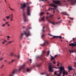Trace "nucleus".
<instances>
[{
    "instance_id": "nucleus-1",
    "label": "nucleus",
    "mask_w": 76,
    "mask_h": 76,
    "mask_svg": "<svg viewBox=\"0 0 76 76\" xmlns=\"http://www.w3.org/2000/svg\"><path fill=\"white\" fill-rule=\"evenodd\" d=\"M48 66H49V72H53V70L52 69L53 67L55 69H59L60 71H62L64 70V67L62 66H61L60 67H56L54 66H53V65L50 63L48 64Z\"/></svg>"
},
{
    "instance_id": "nucleus-2",
    "label": "nucleus",
    "mask_w": 76,
    "mask_h": 76,
    "mask_svg": "<svg viewBox=\"0 0 76 76\" xmlns=\"http://www.w3.org/2000/svg\"><path fill=\"white\" fill-rule=\"evenodd\" d=\"M26 32L20 34V40H22V38H23V35H25V36H26V37H29L31 35V33L27 29H26Z\"/></svg>"
},
{
    "instance_id": "nucleus-3",
    "label": "nucleus",
    "mask_w": 76,
    "mask_h": 76,
    "mask_svg": "<svg viewBox=\"0 0 76 76\" xmlns=\"http://www.w3.org/2000/svg\"><path fill=\"white\" fill-rule=\"evenodd\" d=\"M25 67V65H23L20 66V68H19V69L18 70L16 69H15L14 70H13V71L12 72L11 74L10 75H9V76H13V75H14V74L15 73H16L18 71L20 72L21 69H24V67Z\"/></svg>"
},
{
    "instance_id": "nucleus-4",
    "label": "nucleus",
    "mask_w": 76,
    "mask_h": 76,
    "mask_svg": "<svg viewBox=\"0 0 76 76\" xmlns=\"http://www.w3.org/2000/svg\"><path fill=\"white\" fill-rule=\"evenodd\" d=\"M68 2H69L70 6H74L76 4V0H67Z\"/></svg>"
},
{
    "instance_id": "nucleus-5",
    "label": "nucleus",
    "mask_w": 76,
    "mask_h": 76,
    "mask_svg": "<svg viewBox=\"0 0 76 76\" xmlns=\"http://www.w3.org/2000/svg\"><path fill=\"white\" fill-rule=\"evenodd\" d=\"M53 17V15H50V16L47 17V21L48 22V23H51V24H53V25H54L55 24V23H54V22H51L50 21V18H51V17Z\"/></svg>"
},
{
    "instance_id": "nucleus-6",
    "label": "nucleus",
    "mask_w": 76,
    "mask_h": 76,
    "mask_svg": "<svg viewBox=\"0 0 76 76\" xmlns=\"http://www.w3.org/2000/svg\"><path fill=\"white\" fill-rule=\"evenodd\" d=\"M31 7H28L27 8H26V15L27 16H30L31 15V11H30Z\"/></svg>"
},
{
    "instance_id": "nucleus-7",
    "label": "nucleus",
    "mask_w": 76,
    "mask_h": 76,
    "mask_svg": "<svg viewBox=\"0 0 76 76\" xmlns=\"http://www.w3.org/2000/svg\"><path fill=\"white\" fill-rule=\"evenodd\" d=\"M21 5V7H20V9H22V10L24 11L25 10V7H26V4H25L23 3L20 4Z\"/></svg>"
},
{
    "instance_id": "nucleus-8",
    "label": "nucleus",
    "mask_w": 76,
    "mask_h": 76,
    "mask_svg": "<svg viewBox=\"0 0 76 76\" xmlns=\"http://www.w3.org/2000/svg\"><path fill=\"white\" fill-rule=\"evenodd\" d=\"M23 20L24 21V22H26L28 21V19H27V18L26 16V13H23Z\"/></svg>"
},
{
    "instance_id": "nucleus-9",
    "label": "nucleus",
    "mask_w": 76,
    "mask_h": 76,
    "mask_svg": "<svg viewBox=\"0 0 76 76\" xmlns=\"http://www.w3.org/2000/svg\"><path fill=\"white\" fill-rule=\"evenodd\" d=\"M65 70H64V71H61L59 72V74H61V73L63 74V76H64L65 75H67V71H66V72H65Z\"/></svg>"
},
{
    "instance_id": "nucleus-10",
    "label": "nucleus",
    "mask_w": 76,
    "mask_h": 76,
    "mask_svg": "<svg viewBox=\"0 0 76 76\" xmlns=\"http://www.w3.org/2000/svg\"><path fill=\"white\" fill-rule=\"evenodd\" d=\"M53 3H55V4H56L58 5H61L62 3H61L60 1H53Z\"/></svg>"
},
{
    "instance_id": "nucleus-11",
    "label": "nucleus",
    "mask_w": 76,
    "mask_h": 76,
    "mask_svg": "<svg viewBox=\"0 0 76 76\" xmlns=\"http://www.w3.org/2000/svg\"><path fill=\"white\" fill-rule=\"evenodd\" d=\"M76 45V42H73V43H71L69 44V46H70L75 47Z\"/></svg>"
},
{
    "instance_id": "nucleus-12",
    "label": "nucleus",
    "mask_w": 76,
    "mask_h": 76,
    "mask_svg": "<svg viewBox=\"0 0 76 76\" xmlns=\"http://www.w3.org/2000/svg\"><path fill=\"white\" fill-rule=\"evenodd\" d=\"M50 6L51 7H54L55 8H57V6L56 5H55L54 4L52 3L50 4Z\"/></svg>"
},
{
    "instance_id": "nucleus-13",
    "label": "nucleus",
    "mask_w": 76,
    "mask_h": 76,
    "mask_svg": "<svg viewBox=\"0 0 76 76\" xmlns=\"http://www.w3.org/2000/svg\"><path fill=\"white\" fill-rule=\"evenodd\" d=\"M61 14H62L63 15H64L66 16L67 15V14H66V12H61Z\"/></svg>"
},
{
    "instance_id": "nucleus-14",
    "label": "nucleus",
    "mask_w": 76,
    "mask_h": 76,
    "mask_svg": "<svg viewBox=\"0 0 76 76\" xmlns=\"http://www.w3.org/2000/svg\"><path fill=\"white\" fill-rule=\"evenodd\" d=\"M56 37L59 38L60 39H61V38H62V37H61V36H53V38H56Z\"/></svg>"
},
{
    "instance_id": "nucleus-15",
    "label": "nucleus",
    "mask_w": 76,
    "mask_h": 76,
    "mask_svg": "<svg viewBox=\"0 0 76 76\" xmlns=\"http://www.w3.org/2000/svg\"><path fill=\"white\" fill-rule=\"evenodd\" d=\"M45 28V27H44V26H43V28H42V30H41V31H42V32L44 33V32H45V30H44V28Z\"/></svg>"
},
{
    "instance_id": "nucleus-16",
    "label": "nucleus",
    "mask_w": 76,
    "mask_h": 76,
    "mask_svg": "<svg viewBox=\"0 0 76 76\" xmlns=\"http://www.w3.org/2000/svg\"><path fill=\"white\" fill-rule=\"evenodd\" d=\"M15 61V60H13L12 61H9L8 62V64H11L12 62Z\"/></svg>"
},
{
    "instance_id": "nucleus-17",
    "label": "nucleus",
    "mask_w": 76,
    "mask_h": 76,
    "mask_svg": "<svg viewBox=\"0 0 76 76\" xmlns=\"http://www.w3.org/2000/svg\"><path fill=\"white\" fill-rule=\"evenodd\" d=\"M35 66L37 67H39L40 66H41V64H35Z\"/></svg>"
},
{
    "instance_id": "nucleus-18",
    "label": "nucleus",
    "mask_w": 76,
    "mask_h": 76,
    "mask_svg": "<svg viewBox=\"0 0 76 76\" xmlns=\"http://www.w3.org/2000/svg\"><path fill=\"white\" fill-rule=\"evenodd\" d=\"M16 56L15 55H14L13 53H10V56Z\"/></svg>"
},
{
    "instance_id": "nucleus-19",
    "label": "nucleus",
    "mask_w": 76,
    "mask_h": 76,
    "mask_svg": "<svg viewBox=\"0 0 76 76\" xmlns=\"http://www.w3.org/2000/svg\"><path fill=\"white\" fill-rule=\"evenodd\" d=\"M44 12H41V13H40V15H39L40 16L43 15H44Z\"/></svg>"
},
{
    "instance_id": "nucleus-20",
    "label": "nucleus",
    "mask_w": 76,
    "mask_h": 76,
    "mask_svg": "<svg viewBox=\"0 0 76 76\" xmlns=\"http://www.w3.org/2000/svg\"><path fill=\"white\" fill-rule=\"evenodd\" d=\"M57 75L58 76H61L60 75H59V74H56V72H55V75Z\"/></svg>"
},
{
    "instance_id": "nucleus-21",
    "label": "nucleus",
    "mask_w": 76,
    "mask_h": 76,
    "mask_svg": "<svg viewBox=\"0 0 76 76\" xmlns=\"http://www.w3.org/2000/svg\"><path fill=\"white\" fill-rule=\"evenodd\" d=\"M41 46H45V42H44L43 44L41 45Z\"/></svg>"
},
{
    "instance_id": "nucleus-22",
    "label": "nucleus",
    "mask_w": 76,
    "mask_h": 76,
    "mask_svg": "<svg viewBox=\"0 0 76 76\" xmlns=\"http://www.w3.org/2000/svg\"><path fill=\"white\" fill-rule=\"evenodd\" d=\"M50 9L55 10V9H56V8H49V9H48V11H50Z\"/></svg>"
},
{
    "instance_id": "nucleus-23",
    "label": "nucleus",
    "mask_w": 76,
    "mask_h": 76,
    "mask_svg": "<svg viewBox=\"0 0 76 76\" xmlns=\"http://www.w3.org/2000/svg\"><path fill=\"white\" fill-rule=\"evenodd\" d=\"M32 4V2H30L29 3H26V4L27 5L29 6V4Z\"/></svg>"
},
{
    "instance_id": "nucleus-24",
    "label": "nucleus",
    "mask_w": 76,
    "mask_h": 76,
    "mask_svg": "<svg viewBox=\"0 0 76 76\" xmlns=\"http://www.w3.org/2000/svg\"><path fill=\"white\" fill-rule=\"evenodd\" d=\"M30 71V69H29L28 68L26 69V72H28Z\"/></svg>"
},
{
    "instance_id": "nucleus-25",
    "label": "nucleus",
    "mask_w": 76,
    "mask_h": 76,
    "mask_svg": "<svg viewBox=\"0 0 76 76\" xmlns=\"http://www.w3.org/2000/svg\"><path fill=\"white\" fill-rule=\"evenodd\" d=\"M69 51H70V52L71 53H75V51H70V50H69Z\"/></svg>"
},
{
    "instance_id": "nucleus-26",
    "label": "nucleus",
    "mask_w": 76,
    "mask_h": 76,
    "mask_svg": "<svg viewBox=\"0 0 76 76\" xmlns=\"http://www.w3.org/2000/svg\"><path fill=\"white\" fill-rule=\"evenodd\" d=\"M45 16H44L43 17H42V18H41V21H43L44 20V18Z\"/></svg>"
},
{
    "instance_id": "nucleus-27",
    "label": "nucleus",
    "mask_w": 76,
    "mask_h": 76,
    "mask_svg": "<svg viewBox=\"0 0 76 76\" xmlns=\"http://www.w3.org/2000/svg\"><path fill=\"white\" fill-rule=\"evenodd\" d=\"M49 54H50V51H48V55H47V56H48Z\"/></svg>"
},
{
    "instance_id": "nucleus-28",
    "label": "nucleus",
    "mask_w": 76,
    "mask_h": 76,
    "mask_svg": "<svg viewBox=\"0 0 76 76\" xmlns=\"http://www.w3.org/2000/svg\"><path fill=\"white\" fill-rule=\"evenodd\" d=\"M12 42H13V41H10L8 42V44H10L11 43H12Z\"/></svg>"
},
{
    "instance_id": "nucleus-29",
    "label": "nucleus",
    "mask_w": 76,
    "mask_h": 76,
    "mask_svg": "<svg viewBox=\"0 0 76 76\" xmlns=\"http://www.w3.org/2000/svg\"><path fill=\"white\" fill-rule=\"evenodd\" d=\"M17 57L18 58V59H19V58H20V55H18V56H17Z\"/></svg>"
},
{
    "instance_id": "nucleus-30",
    "label": "nucleus",
    "mask_w": 76,
    "mask_h": 76,
    "mask_svg": "<svg viewBox=\"0 0 76 76\" xmlns=\"http://www.w3.org/2000/svg\"><path fill=\"white\" fill-rule=\"evenodd\" d=\"M72 69V68H69V70L71 71Z\"/></svg>"
},
{
    "instance_id": "nucleus-31",
    "label": "nucleus",
    "mask_w": 76,
    "mask_h": 76,
    "mask_svg": "<svg viewBox=\"0 0 76 76\" xmlns=\"http://www.w3.org/2000/svg\"><path fill=\"white\" fill-rule=\"evenodd\" d=\"M71 50H72V51H75V49H72Z\"/></svg>"
},
{
    "instance_id": "nucleus-32",
    "label": "nucleus",
    "mask_w": 76,
    "mask_h": 76,
    "mask_svg": "<svg viewBox=\"0 0 76 76\" xmlns=\"http://www.w3.org/2000/svg\"><path fill=\"white\" fill-rule=\"evenodd\" d=\"M9 8H10V10H11L14 11V10L13 9H12V8H11L10 7H9Z\"/></svg>"
},
{
    "instance_id": "nucleus-33",
    "label": "nucleus",
    "mask_w": 76,
    "mask_h": 76,
    "mask_svg": "<svg viewBox=\"0 0 76 76\" xmlns=\"http://www.w3.org/2000/svg\"><path fill=\"white\" fill-rule=\"evenodd\" d=\"M54 58H53V56H51V60L54 59Z\"/></svg>"
},
{
    "instance_id": "nucleus-34",
    "label": "nucleus",
    "mask_w": 76,
    "mask_h": 76,
    "mask_svg": "<svg viewBox=\"0 0 76 76\" xmlns=\"http://www.w3.org/2000/svg\"><path fill=\"white\" fill-rule=\"evenodd\" d=\"M45 72H44V73L41 74V75H45Z\"/></svg>"
},
{
    "instance_id": "nucleus-35",
    "label": "nucleus",
    "mask_w": 76,
    "mask_h": 76,
    "mask_svg": "<svg viewBox=\"0 0 76 76\" xmlns=\"http://www.w3.org/2000/svg\"><path fill=\"white\" fill-rule=\"evenodd\" d=\"M56 61H53V64H56Z\"/></svg>"
},
{
    "instance_id": "nucleus-36",
    "label": "nucleus",
    "mask_w": 76,
    "mask_h": 76,
    "mask_svg": "<svg viewBox=\"0 0 76 76\" xmlns=\"http://www.w3.org/2000/svg\"><path fill=\"white\" fill-rule=\"evenodd\" d=\"M6 25V24H3V25H2V26L3 27H4V26H5V25Z\"/></svg>"
},
{
    "instance_id": "nucleus-37",
    "label": "nucleus",
    "mask_w": 76,
    "mask_h": 76,
    "mask_svg": "<svg viewBox=\"0 0 76 76\" xmlns=\"http://www.w3.org/2000/svg\"><path fill=\"white\" fill-rule=\"evenodd\" d=\"M57 56H58V54L54 56V57L55 58H56V57H57Z\"/></svg>"
},
{
    "instance_id": "nucleus-38",
    "label": "nucleus",
    "mask_w": 76,
    "mask_h": 76,
    "mask_svg": "<svg viewBox=\"0 0 76 76\" xmlns=\"http://www.w3.org/2000/svg\"><path fill=\"white\" fill-rule=\"evenodd\" d=\"M44 37V34L41 35V37Z\"/></svg>"
},
{
    "instance_id": "nucleus-39",
    "label": "nucleus",
    "mask_w": 76,
    "mask_h": 76,
    "mask_svg": "<svg viewBox=\"0 0 76 76\" xmlns=\"http://www.w3.org/2000/svg\"><path fill=\"white\" fill-rule=\"evenodd\" d=\"M8 23H9V22H6V23L4 24H7Z\"/></svg>"
},
{
    "instance_id": "nucleus-40",
    "label": "nucleus",
    "mask_w": 76,
    "mask_h": 76,
    "mask_svg": "<svg viewBox=\"0 0 76 76\" xmlns=\"http://www.w3.org/2000/svg\"><path fill=\"white\" fill-rule=\"evenodd\" d=\"M59 66V62H58V64H57V66Z\"/></svg>"
},
{
    "instance_id": "nucleus-41",
    "label": "nucleus",
    "mask_w": 76,
    "mask_h": 76,
    "mask_svg": "<svg viewBox=\"0 0 76 76\" xmlns=\"http://www.w3.org/2000/svg\"><path fill=\"white\" fill-rule=\"evenodd\" d=\"M44 53H45V51H43L42 52V54H43Z\"/></svg>"
},
{
    "instance_id": "nucleus-42",
    "label": "nucleus",
    "mask_w": 76,
    "mask_h": 76,
    "mask_svg": "<svg viewBox=\"0 0 76 76\" xmlns=\"http://www.w3.org/2000/svg\"><path fill=\"white\" fill-rule=\"evenodd\" d=\"M6 18H7V19H9V16H7Z\"/></svg>"
},
{
    "instance_id": "nucleus-43",
    "label": "nucleus",
    "mask_w": 76,
    "mask_h": 76,
    "mask_svg": "<svg viewBox=\"0 0 76 76\" xmlns=\"http://www.w3.org/2000/svg\"><path fill=\"white\" fill-rule=\"evenodd\" d=\"M61 22V21H58L57 22H56V23H60Z\"/></svg>"
},
{
    "instance_id": "nucleus-44",
    "label": "nucleus",
    "mask_w": 76,
    "mask_h": 76,
    "mask_svg": "<svg viewBox=\"0 0 76 76\" xmlns=\"http://www.w3.org/2000/svg\"><path fill=\"white\" fill-rule=\"evenodd\" d=\"M7 38H10V36H7Z\"/></svg>"
},
{
    "instance_id": "nucleus-45",
    "label": "nucleus",
    "mask_w": 76,
    "mask_h": 76,
    "mask_svg": "<svg viewBox=\"0 0 76 76\" xmlns=\"http://www.w3.org/2000/svg\"><path fill=\"white\" fill-rule=\"evenodd\" d=\"M3 60V58H1V59H0V61H1V60Z\"/></svg>"
},
{
    "instance_id": "nucleus-46",
    "label": "nucleus",
    "mask_w": 76,
    "mask_h": 76,
    "mask_svg": "<svg viewBox=\"0 0 76 76\" xmlns=\"http://www.w3.org/2000/svg\"><path fill=\"white\" fill-rule=\"evenodd\" d=\"M56 11L58 12H59V10H58L57 9H56Z\"/></svg>"
},
{
    "instance_id": "nucleus-47",
    "label": "nucleus",
    "mask_w": 76,
    "mask_h": 76,
    "mask_svg": "<svg viewBox=\"0 0 76 76\" xmlns=\"http://www.w3.org/2000/svg\"><path fill=\"white\" fill-rule=\"evenodd\" d=\"M29 61H30L31 62H32V59H29Z\"/></svg>"
},
{
    "instance_id": "nucleus-48",
    "label": "nucleus",
    "mask_w": 76,
    "mask_h": 76,
    "mask_svg": "<svg viewBox=\"0 0 76 76\" xmlns=\"http://www.w3.org/2000/svg\"><path fill=\"white\" fill-rule=\"evenodd\" d=\"M13 15H12V16H11V18H13Z\"/></svg>"
},
{
    "instance_id": "nucleus-49",
    "label": "nucleus",
    "mask_w": 76,
    "mask_h": 76,
    "mask_svg": "<svg viewBox=\"0 0 76 76\" xmlns=\"http://www.w3.org/2000/svg\"><path fill=\"white\" fill-rule=\"evenodd\" d=\"M28 29H31V27H28Z\"/></svg>"
},
{
    "instance_id": "nucleus-50",
    "label": "nucleus",
    "mask_w": 76,
    "mask_h": 76,
    "mask_svg": "<svg viewBox=\"0 0 76 76\" xmlns=\"http://www.w3.org/2000/svg\"><path fill=\"white\" fill-rule=\"evenodd\" d=\"M46 43H47V44H49V43H48V42L47 41L46 42Z\"/></svg>"
},
{
    "instance_id": "nucleus-51",
    "label": "nucleus",
    "mask_w": 76,
    "mask_h": 76,
    "mask_svg": "<svg viewBox=\"0 0 76 76\" xmlns=\"http://www.w3.org/2000/svg\"><path fill=\"white\" fill-rule=\"evenodd\" d=\"M70 20H73V19L71 18H70Z\"/></svg>"
},
{
    "instance_id": "nucleus-52",
    "label": "nucleus",
    "mask_w": 76,
    "mask_h": 76,
    "mask_svg": "<svg viewBox=\"0 0 76 76\" xmlns=\"http://www.w3.org/2000/svg\"><path fill=\"white\" fill-rule=\"evenodd\" d=\"M12 20H13L12 19H10V21H12Z\"/></svg>"
},
{
    "instance_id": "nucleus-53",
    "label": "nucleus",
    "mask_w": 76,
    "mask_h": 76,
    "mask_svg": "<svg viewBox=\"0 0 76 76\" xmlns=\"http://www.w3.org/2000/svg\"><path fill=\"white\" fill-rule=\"evenodd\" d=\"M4 42H6V40H5L4 39Z\"/></svg>"
},
{
    "instance_id": "nucleus-54",
    "label": "nucleus",
    "mask_w": 76,
    "mask_h": 76,
    "mask_svg": "<svg viewBox=\"0 0 76 76\" xmlns=\"http://www.w3.org/2000/svg\"><path fill=\"white\" fill-rule=\"evenodd\" d=\"M23 28H25V26H23Z\"/></svg>"
},
{
    "instance_id": "nucleus-55",
    "label": "nucleus",
    "mask_w": 76,
    "mask_h": 76,
    "mask_svg": "<svg viewBox=\"0 0 76 76\" xmlns=\"http://www.w3.org/2000/svg\"><path fill=\"white\" fill-rule=\"evenodd\" d=\"M4 1H5V2H6V3H7V1H6V0H4Z\"/></svg>"
},
{
    "instance_id": "nucleus-56",
    "label": "nucleus",
    "mask_w": 76,
    "mask_h": 76,
    "mask_svg": "<svg viewBox=\"0 0 76 76\" xmlns=\"http://www.w3.org/2000/svg\"><path fill=\"white\" fill-rule=\"evenodd\" d=\"M73 40H75V38H73Z\"/></svg>"
},
{
    "instance_id": "nucleus-57",
    "label": "nucleus",
    "mask_w": 76,
    "mask_h": 76,
    "mask_svg": "<svg viewBox=\"0 0 76 76\" xmlns=\"http://www.w3.org/2000/svg\"><path fill=\"white\" fill-rule=\"evenodd\" d=\"M4 21H6V20H5V19H4Z\"/></svg>"
},
{
    "instance_id": "nucleus-58",
    "label": "nucleus",
    "mask_w": 76,
    "mask_h": 76,
    "mask_svg": "<svg viewBox=\"0 0 76 76\" xmlns=\"http://www.w3.org/2000/svg\"><path fill=\"white\" fill-rule=\"evenodd\" d=\"M10 16H12V14H11V15H9V17H10Z\"/></svg>"
},
{
    "instance_id": "nucleus-59",
    "label": "nucleus",
    "mask_w": 76,
    "mask_h": 76,
    "mask_svg": "<svg viewBox=\"0 0 76 76\" xmlns=\"http://www.w3.org/2000/svg\"><path fill=\"white\" fill-rule=\"evenodd\" d=\"M49 14V13L48 12H47V15H48Z\"/></svg>"
},
{
    "instance_id": "nucleus-60",
    "label": "nucleus",
    "mask_w": 76,
    "mask_h": 76,
    "mask_svg": "<svg viewBox=\"0 0 76 76\" xmlns=\"http://www.w3.org/2000/svg\"><path fill=\"white\" fill-rule=\"evenodd\" d=\"M59 19H60V18H58V19L59 20Z\"/></svg>"
},
{
    "instance_id": "nucleus-61",
    "label": "nucleus",
    "mask_w": 76,
    "mask_h": 76,
    "mask_svg": "<svg viewBox=\"0 0 76 76\" xmlns=\"http://www.w3.org/2000/svg\"><path fill=\"white\" fill-rule=\"evenodd\" d=\"M53 13H55V11L53 10Z\"/></svg>"
},
{
    "instance_id": "nucleus-62",
    "label": "nucleus",
    "mask_w": 76,
    "mask_h": 76,
    "mask_svg": "<svg viewBox=\"0 0 76 76\" xmlns=\"http://www.w3.org/2000/svg\"><path fill=\"white\" fill-rule=\"evenodd\" d=\"M68 22H69V23H70V21H69H69H68Z\"/></svg>"
},
{
    "instance_id": "nucleus-63",
    "label": "nucleus",
    "mask_w": 76,
    "mask_h": 76,
    "mask_svg": "<svg viewBox=\"0 0 76 76\" xmlns=\"http://www.w3.org/2000/svg\"><path fill=\"white\" fill-rule=\"evenodd\" d=\"M23 73H25V71H23Z\"/></svg>"
},
{
    "instance_id": "nucleus-64",
    "label": "nucleus",
    "mask_w": 76,
    "mask_h": 76,
    "mask_svg": "<svg viewBox=\"0 0 76 76\" xmlns=\"http://www.w3.org/2000/svg\"><path fill=\"white\" fill-rule=\"evenodd\" d=\"M41 1H41V0H39V1L41 2Z\"/></svg>"
}]
</instances>
